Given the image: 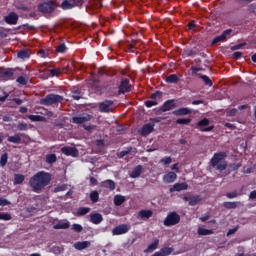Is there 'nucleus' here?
<instances>
[{
  "label": "nucleus",
  "mask_w": 256,
  "mask_h": 256,
  "mask_svg": "<svg viewBox=\"0 0 256 256\" xmlns=\"http://www.w3.org/2000/svg\"><path fill=\"white\" fill-rule=\"evenodd\" d=\"M61 152L67 157H78V150L74 147L64 146L61 148Z\"/></svg>",
  "instance_id": "dca6fc26"
},
{
  "label": "nucleus",
  "mask_w": 256,
  "mask_h": 256,
  "mask_svg": "<svg viewBox=\"0 0 256 256\" xmlns=\"http://www.w3.org/2000/svg\"><path fill=\"white\" fill-rule=\"evenodd\" d=\"M191 113H192V110L189 108H180L172 112V114L175 116H186V115H191Z\"/></svg>",
  "instance_id": "4be33fe9"
},
{
  "label": "nucleus",
  "mask_w": 256,
  "mask_h": 256,
  "mask_svg": "<svg viewBox=\"0 0 256 256\" xmlns=\"http://www.w3.org/2000/svg\"><path fill=\"white\" fill-rule=\"evenodd\" d=\"M238 196H241V194H238V192L236 190H234L233 192H228L226 194V197L228 199H236V198H238Z\"/></svg>",
  "instance_id": "49530a36"
},
{
  "label": "nucleus",
  "mask_w": 256,
  "mask_h": 256,
  "mask_svg": "<svg viewBox=\"0 0 256 256\" xmlns=\"http://www.w3.org/2000/svg\"><path fill=\"white\" fill-rule=\"evenodd\" d=\"M67 186L66 185H61V186H57L56 188H54V193H58L61 191H66Z\"/></svg>",
  "instance_id": "052dcab7"
},
{
  "label": "nucleus",
  "mask_w": 256,
  "mask_h": 256,
  "mask_svg": "<svg viewBox=\"0 0 256 256\" xmlns=\"http://www.w3.org/2000/svg\"><path fill=\"white\" fill-rule=\"evenodd\" d=\"M172 162V158L170 156L165 157L163 159L160 160V163L163 165H170Z\"/></svg>",
  "instance_id": "3c124183"
},
{
  "label": "nucleus",
  "mask_w": 256,
  "mask_h": 256,
  "mask_svg": "<svg viewBox=\"0 0 256 256\" xmlns=\"http://www.w3.org/2000/svg\"><path fill=\"white\" fill-rule=\"evenodd\" d=\"M92 119H93V116H92V115L87 114V113H83V114H81V115L72 117L71 122H72L73 124L81 125V124H83V123H87V122L91 121Z\"/></svg>",
  "instance_id": "1a4fd4ad"
},
{
  "label": "nucleus",
  "mask_w": 256,
  "mask_h": 256,
  "mask_svg": "<svg viewBox=\"0 0 256 256\" xmlns=\"http://www.w3.org/2000/svg\"><path fill=\"white\" fill-rule=\"evenodd\" d=\"M66 50H67V46H66L65 43H61V44H59V45L56 47V51H57L58 53H60V54L65 53Z\"/></svg>",
  "instance_id": "37998d69"
},
{
  "label": "nucleus",
  "mask_w": 256,
  "mask_h": 256,
  "mask_svg": "<svg viewBox=\"0 0 256 256\" xmlns=\"http://www.w3.org/2000/svg\"><path fill=\"white\" fill-rule=\"evenodd\" d=\"M90 201L95 204L99 201V193L97 190H94L89 195Z\"/></svg>",
  "instance_id": "c9c22d12"
},
{
  "label": "nucleus",
  "mask_w": 256,
  "mask_h": 256,
  "mask_svg": "<svg viewBox=\"0 0 256 256\" xmlns=\"http://www.w3.org/2000/svg\"><path fill=\"white\" fill-rule=\"evenodd\" d=\"M245 45H246V43H239L237 45L232 46L231 50L235 51V50L242 49V47H244Z\"/></svg>",
  "instance_id": "0e129e2a"
},
{
  "label": "nucleus",
  "mask_w": 256,
  "mask_h": 256,
  "mask_svg": "<svg viewBox=\"0 0 256 256\" xmlns=\"http://www.w3.org/2000/svg\"><path fill=\"white\" fill-rule=\"evenodd\" d=\"M72 99L74 100H80L81 99V92L76 90V91H72Z\"/></svg>",
  "instance_id": "864d4df0"
},
{
  "label": "nucleus",
  "mask_w": 256,
  "mask_h": 256,
  "mask_svg": "<svg viewBox=\"0 0 256 256\" xmlns=\"http://www.w3.org/2000/svg\"><path fill=\"white\" fill-rule=\"evenodd\" d=\"M12 76H13L12 69H7L6 71L3 72V77L11 78Z\"/></svg>",
  "instance_id": "e2e57ef3"
},
{
  "label": "nucleus",
  "mask_w": 256,
  "mask_h": 256,
  "mask_svg": "<svg viewBox=\"0 0 256 256\" xmlns=\"http://www.w3.org/2000/svg\"><path fill=\"white\" fill-rule=\"evenodd\" d=\"M237 204H240V202H223V207L226 209H236Z\"/></svg>",
  "instance_id": "ea45409f"
},
{
  "label": "nucleus",
  "mask_w": 256,
  "mask_h": 256,
  "mask_svg": "<svg viewBox=\"0 0 256 256\" xmlns=\"http://www.w3.org/2000/svg\"><path fill=\"white\" fill-rule=\"evenodd\" d=\"M248 12L256 14V3H252L248 6Z\"/></svg>",
  "instance_id": "bf43d9fd"
},
{
  "label": "nucleus",
  "mask_w": 256,
  "mask_h": 256,
  "mask_svg": "<svg viewBox=\"0 0 256 256\" xmlns=\"http://www.w3.org/2000/svg\"><path fill=\"white\" fill-rule=\"evenodd\" d=\"M17 57H19L22 60L29 59V57H30V50H28V49L20 50L19 52H17Z\"/></svg>",
  "instance_id": "bb28decb"
},
{
  "label": "nucleus",
  "mask_w": 256,
  "mask_h": 256,
  "mask_svg": "<svg viewBox=\"0 0 256 256\" xmlns=\"http://www.w3.org/2000/svg\"><path fill=\"white\" fill-rule=\"evenodd\" d=\"M176 108L175 100H167L163 103V105L156 111V115H161L162 113L171 111Z\"/></svg>",
  "instance_id": "6e6552de"
},
{
  "label": "nucleus",
  "mask_w": 256,
  "mask_h": 256,
  "mask_svg": "<svg viewBox=\"0 0 256 256\" xmlns=\"http://www.w3.org/2000/svg\"><path fill=\"white\" fill-rule=\"evenodd\" d=\"M71 226V223L69 222H59L58 224L53 226V229L55 230H66Z\"/></svg>",
  "instance_id": "cd10ccee"
},
{
  "label": "nucleus",
  "mask_w": 256,
  "mask_h": 256,
  "mask_svg": "<svg viewBox=\"0 0 256 256\" xmlns=\"http://www.w3.org/2000/svg\"><path fill=\"white\" fill-rule=\"evenodd\" d=\"M238 113V110L233 108L228 111V116H235Z\"/></svg>",
  "instance_id": "338daca9"
},
{
  "label": "nucleus",
  "mask_w": 256,
  "mask_h": 256,
  "mask_svg": "<svg viewBox=\"0 0 256 256\" xmlns=\"http://www.w3.org/2000/svg\"><path fill=\"white\" fill-rule=\"evenodd\" d=\"M132 85L128 78H123L118 86V95H124L125 93L131 92Z\"/></svg>",
  "instance_id": "423d86ee"
},
{
  "label": "nucleus",
  "mask_w": 256,
  "mask_h": 256,
  "mask_svg": "<svg viewBox=\"0 0 256 256\" xmlns=\"http://www.w3.org/2000/svg\"><path fill=\"white\" fill-rule=\"evenodd\" d=\"M138 216L141 218L149 219L153 216V212L151 210H142L138 212Z\"/></svg>",
  "instance_id": "c756f323"
},
{
  "label": "nucleus",
  "mask_w": 256,
  "mask_h": 256,
  "mask_svg": "<svg viewBox=\"0 0 256 256\" xmlns=\"http://www.w3.org/2000/svg\"><path fill=\"white\" fill-rule=\"evenodd\" d=\"M181 217L177 212H170L167 214L163 224L167 227L178 225Z\"/></svg>",
  "instance_id": "20e7f679"
},
{
  "label": "nucleus",
  "mask_w": 256,
  "mask_h": 256,
  "mask_svg": "<svg viewBox=\"0 0 256 256\" xmlns=\"http://www.w3.org/2000/svg\"><path fill=\"white\" fill-rule=\"evenodd\" d=\"M176 180H177V174L173 171L168 172L163 177L164 183H175Z\"/></svg>",
  "instance_id": "aec40b11"
},
{
  "label": "nucleus",
  "mask_w": 256,
  "mask_h": 256,
  "mask_svg": "<svg viewBox=\"0 0 256 256\" xmlns=\"http://www.w3.org/2000/svg\"><path fill=\"white\" fill-rule=\"evenodd\" d=\"M154 131V125H151L150 123L144 125L142 129L140 130V134L145 137L148 136L150 133Z\"/></svg>",
  "instance_id": "412c9836"
},
{
  "label": "nucleus",
  "mask_w": 256,
  "mask_h": 256,
  "mask_svg": "<svg viewBox=\"0 0 256 256\" xmlns=\"http://www.w3.org/2000/svg\"><path fill=\"white\" fill-rule=\"evenodd\" d=\"M91 246V242L89 241H82V242H76L73 244L74 249L77 251H83Z\"/></svg>",
  "instance_id": "6ab92c4d"
},
{
  "label": "nucleus",
  "mask_w": 256,
  "mask_h": 256,
  "mask_svg": "<svg viewBox=\"0 0 256 256\" xmlns=\"http://www.w3.org/2000/svg\"><path fill=\"white\" fill-rule=\"evenodd\" d=\"M50 181V173L45 171H39L37 174L30 178L29 186L31 187L33 192L39 193L50 184Z\"/></svg>",
  "instance_id": "f257e3e1"
},
{
  "label": "nucleus",
  "mask_w": 256,
  "mask_h": 256,
  "mask_svg": "<svg viewBox=\"0 0 256 256\" xmlns=\"http://www.w3.org/2000/svg\"><path fill=\"white\" fill-rule=\"evenodd\" d=\"M131 226L129 224H122L112 229V235L119 236L125 233H129Z\"/></svg>",
  "instance_id": "f8f14e48"
},
{
  "label": "nucleus",
  "mask_w": 256,
  "mask_h": 256,
  "mask_svg": "<svg viewBox=\"0 0 256 256\" xmlns=\"http://www.w3.org/2000/svg\"><path fill=\"white\" fill-rule=\"evenodd\" d=\"M198 234L200 236H207L214 234V231L212 229L198 228Z\"/></svg>",
  "instance_id": "e433bc0d"
},
{
  "label": "nucleus",
  "mask_w": 256,
  "mask_h": 256,
  "mask_svg": "<svg viewBox=\"0 0 256 256\" xmlns=\"http://www.w3.org/2000/svg\"><path fill=\"white\" fill-rule=\"evenodd\" d=\"M8 163V153H4L2 156H1V160H0V165L2 167H5Z\"/></svg>",
  "instance_id": "c03bdc74"
},
{
  "label": "nucleus",
  "mask_w": 256,
  "mask_h": 256,
  "mask_svg": "<svg viewBox=\"0 0 256 256\" xmlns=\"http://www.w3.org/2000/svg\"><path fill=\"white\" fill-rule=\"evenodd\" d=\"M39 73H43L44 79H48L51 77H59L61 73H63V69L54 68V69H41L39 68Z\"/></svg>",
  "instance_id": "0eeeda50"
},
{
  "label": "nucleus",
  "mask_w": 256,
  "mask_h": 256,
  "mask_svg": "<svg viewBox=\"0 0 256 256\" xmlns=\"http://www.w3.org/2000/svg\"><path fill=\"white\" fill-rule=\"evenodd\" d=\"M23 182H25V176H23L22 174H15L14 175V185H20Z\"/></svg>",
  "instance_id": "473e14b6"
},
{
  "label": "nucleus",
  "mask_w": 256,
  "mask_h": 256,
  "mask_svg": "<svg viewBox=\"0 0 256 256\" xmlns=\"http://www.w3.org/2000/svg\"><path fill=\"white\" fill-rule=\"evenodd\" d=\"M242 167V163H233L230 164L231 171H237L239 168Z\"/></svg>",
  "instance_id": "6e6d98bb"
},
{
  "label": "nucleus",
  "mask_w": 256,
  "mask_h": 256,
  "mask_svg": "<svg viewBox=\"0 0 256 256\" xmlns=\"http://www.w3.org/2000/svg\"><path fill=\"white\" fill-rule=\"evenodd\" d=\"M172 252V247H163L160 251H158V253L161 254L162 256H170Z\"/></svg>",
  "instance_id": "4c0bfd02"
},
{
  "label": "nucleus",
  "mask_w": 256,
  "mask_h": 256,
  "mask_svg": "<svg viewBox=\"0 0 256 256\" xmlns=\"http://www.w3.org/2000/svg\"><path fill=\"white\" fill-rule=\"evenodd\" d=\"M7 141L13 144H20L21 136L19 134H16L15 136H8Z\"/></svg>",
  "instance_id": "7c9ffc66"
},
{
  "label": "nucleus",
  "mask_w": 256,
  "mask_h": 256,
  "mask_svg": "<svg viewBox=\"0 0 256 256\" xmlns=\"http://www.w3.org/2000/svg\"><path fill=\"white\" fill-rule=\"evenodd\" d=\"M202 200H203V198L200 195H194V196L190 197L189 206L195 207Z\"/></svg>",
  "instance_id": "393cba45"
},
{
  "label": "nucleus",
  "mask_w": 256,
  "mask_h": 256,
  "mask_svg": "<svg viewBox=\"0 0 256 256\" xmlns=\"http://www.w3.org/2000/svg\"><path fill=\"white\" fill-rule=\"evenodd\" d=\"M159 239H155L152 244H149L147 249L144 251L145 253H150L158 249Z\"/></svg>",
  "instance_id": "b1692460"
},
{
  "label": "nucleus",
  "mask_w": 256,
  "mask_h": 256,
  "mask_svg": "<svg viewBox=\"0 0 256 256\" xmlns=\"http://www.w3.org/2000/svg\"><path fill=\"white\" fill-rule=\"evenodd\" d=\"M38 55H39V57H41V58H47V57H49V53H48L46 50H40V51L38 52Z\"/></svg>",
  "instance_id": "680f3d73"
},
{
  "label": "nucleus",
  "mask_w": 256,
  "mask_h": 256,
  "mask_svg": "<svg viewBox=\"0 0 256 256\" xmlns=\"http://www.w3.org/2000/svg\"><path fill=\"white\" fill-rule=\"evenodd\" d=\"M89 212H91V208L88 207H80L77 211V216L78 217H83L87 215Z\"/></svg>",
  "instance_id": "f704fd0d"
},
{
  "label": "nucleus",
  "mask_w": 256,
  "mask_h": 256,
  "mask_svg": "<svg viewBox=\"0 0 256 256\" xmlns=\"http://www.w3.org/2000/svg\"><path fill=\"white\" fill-rule=\"evenodd\" d=\"M215 167H217L218 171L223 172L227 169V163L223 162V163L215 165Z\"/></svg>",
  "instance_id": "de8ad7c7"
},
{
  "label": "nucleus",
  "mask_w": 256,
  "mask_h": 256,
  "mask_svg": "<svg viewBox=\"0 0 256 256\" xmlns=\"http://www.w3.org/2000/svg\"><path fill=\"white\" fill-rule=\"evenodd\" d=\"M63 101H64L63 96L55 93H50L45 95V98L40 99V105L45 107H50V106L62 103Z\"/></svg>",
  "instance_id": "f03ea898"
},
{
  "label": "nucleus",
  "mask_w": 256,
  "mask_h": 256,
  "mask_svg": "<svg viewBox=\"0 0 256 256\" xmlns=\"http://www.w3.org/2000/svg\"><path fill=\"white\" fill-rule=\"evenodd\" d=\"M84 4V0H63L60 7L66 11V10H71L75 7H81Z\"/></svg>",
  "instance_id": "39448f33"
},
{
  "label": "nucleus",
  "mask_w": 256,
  "mask_h": 256,
  "mask_svg": "<svg viewBox=\"0 0 256 256\" xmlns=\"http://www.w3.org/2000/svg\"><path fill=\"white\" fill-rule=\"evenodd\" d=\"M163 93L161 91H156L155 93H152L151 99H162Z\"/></svg>",
  "instance_id": "603ef678"
},
{
  "label": "nucleus",
  "mask_w": 256,
  "mask_h": 256,
  "mask_svg": "<svg viewBox=\"0 0 256 256\" xmlns=\"http://www.w3.org/2000/svg\"><path fill=\"white\" fill-rule=\"evenodd\" d=\"M57 161V155L55 153L47 154L45 156V162L47 164L53 165Z\"/></svg>",
  "instance_id": "a878e982"
},
{
  "label": "nucleus",
  "mask_w": 256,
  "mask_h": 256,
  "mask_svg": "<svg viewBox=\"0 0 256 256\" xmlns=\"http://www.w3.org/2000/svg\"><path fill=\"white\" fill-rule=\"evenodd\" d=\"M19 17L16 12H10L4 17V22L8 25H17Z\"/></svg>",
  "instance_id": "2eb2a0df"
},
{
  "label": "nucleus",
  "mask_w": 256,
  "mask_h": 256,
  "mask_svg": "<svg viewBox=\"0 0 256 256\" xmlns=\"http://www.w3.org/2000/svg\"><path fill=\"white\" fill-rule=\"evenodd\" d=\"M227 157V154L226 152H217V153H214L212 159L210 160L211 162V166L212 167H216L220 161H222L224 158Z\"/></svg>",
  "instance_id": "ddd939ff"
},
{
  "label": "nucleus",
  "mask_w": 256,
  "mask_h": 256,
  "mask_svg": "<svg viewBox=\"0 0 256 256\" xmlns=\"http://www.w3.org/2000/svg\"><path fill=\"white\" fill-rule=\"evenodd\" d=\"M72 230L76 233H81L83 231V227L80 224H73Z\"/></svg>",
  "instance_id": "09e8293b"
},
{
  "label": "nucleus",
  "mask_w": 256,
  "mask_h": 256,
  "mask_svg": "<svg viewBox=\"0 0 256 256\" xmlns=\"http://www.w3.org/2000/svg\"><path fill=\"white\" fill-rule=\"evenodd\" d=\"M17 130L27 131L28 130V125L26 123L21 122L17 125Z\"/></svg>",
  "instance_id": "8fccbe9b"
},
{
  "label": "nucleus",
  "mask_w": 256,
  "mask_h": 256,
  "mask_svg": "<svg viewBox=\"0 0 256 256\" xmlns=\"http://www.w3.org/2000/svg\"><path fill=\"white\" fill-rule=\"evenodd\" d=\"M28 118L31 122H45L46 118L40 115H29Z\"/></svg>",
  "instance_id": "72a5a7b5"
},
{
  "label": "nucleus",
  "mask_w": 256,
  "mask_h": 256,
  "mask_svg": "<svg viewBox=\"0 0 256 256\" xmlns=\"http://www.w3.org/2000/svg\"><path fill=\"white\" fill-rule=\"evenodd\" d=\"M90 222L94 225H99L103 222V216L100 213H91L90 214Z\"/></svg>",
  "instance_id": "a211bd4d"
},
{
  "label": "nucleus",
  "mask_w": 256,
  "mask_h": 256,
  "mask_svg": "<svg viewBox=\"0 0 256 256\" xmlns=\"http://www.w3.org/2000/svg\"><path fill=\"white\" fill-rule=\"evenodd\" d=\"M233 32V29H227L222 32L221 35L215 37L212 41V45H216L219 42L225 41L227 38L230 37V34Z\"/></svg>",
  "instance_id": "4468645a"
},
{
  "label": "nucleus",
  "mask_w": 256,
  "mask_h": 256,
  "mask_svg": "<svg viewBox=\"0 0 256 256\" xmlns=\"http://www.w3.org/2000/svg\"><path fill=\"white\" fill-rule=\"evenodd\" d=\"M249 199H256V190L250 192Z\"/></svg>",
  "instance_id": "774afa93"
},
{
  "label": "nucleus",
  "mask_w": 256,
  "mask_h": 256,
  "mask_svg": "<svg viewBox=\"0 0 256 256\" xmlns=\"http://www.w3.org/2000/svg\"><path fill=\"white\" fill-rule=\"evenodd\" d=\"M156 106H158V102L150 101V100H147L145 102V107L147 108L156 107Z\"/></svg>",
  "instance_id": "5fc2aeb1"
},
{
  "label": "nucleus",
  "mask_w": 256,
  "mask_h": 256,
  "mask_svg": "<svg viewBox=\"0 0 256 256\" xmlns=\"http://www.w3.org/2000/svg\"><path fill=\"white\" fill-rule=\"evenodd\" d=\"M16 81L20 83L21 85H27V80L24 76L17 77Z\"/></svg>",
  "instance_id": "13d9d810"
},
{
  "label": "nucleus",
  "mask_w": 256,
  "mask_h": 256,
  "mask_svg": "<svg viewBox=\"0 0 256 256\" xmlns=\"http://www.w3.org/2000/svg\"><path fill=\"white\" fill-rule=\"evenodd\" d=\"M12 219V216L10 213H2L0 212V220H3V221H10Z\"/></svg>",
  "instance_id": "a18cd8bd"
},
{
  "label": "nucleus",
  "mask_w": 256,
  "mask_h": 256,
  "mask_svg": "<svg viewBox=\"0 0 256 256\" xmlns=\"http://www.w3.org/2000/svg\"><path fill=\"white\" fill-rule=\"evenodd\" d=\"M189 188V185L185 182L183 183H175L171 188H170V192H180V191H187Z\"/></svg>",
  "instance_id": "f3484780"
},
{
  "label": "nucleus",
  "mask_w": 256,
  "mask_h": 256,
  "mask_svg": "<svg viewBox=\"0 0 256 256\" xmlns=\"http://www.w3.org/2000/svg\"><path fill=\"white\" fill-rule=\"evenodd\" d=\"M210 123L208 118L201 119L198 124H196V129L202 132H209L214 130V126H208ZM208 126V127H206Z\"/></svg>",
  "instance_id": "9b49d317"
},
{
  "label": "nucleus",
  "mask_w": 256,
  "mask_h": 256,
  "mask_svg": "<svg viewBox=\"0 0 256 256\" xmlns=\"http://www.w3.org/2000/svg\"><path fill=\"white\" fill-rule=\"evenodd\" d=\"M191 123V118H177L176 124L178 125H188Z\"/></svg>",
  "instance_id": "a19ab883"
},
{
  "label": "nucleus",
  "mask_w": 256,
  "mask_h": 256,
  "mask_svg": "<svg viewBox=\"0 0 256 256\" xmlns=\"http://www.w3.org/2000/svg\"><path fill=\"white\" fill-rule=\"evenodd\" d=\"M135 49H136V47H135L134 44H129L128 47H127V51H128L129 53H134V52H135Z\"/></svg>",
  "instance_id": "69168bd1"
},
{
  "label": "nucleus",
  "mask_w": 256,
  "mask_h": 256,
  "mask_svg": "<svg viewBox=\"0 0 256 256\" xmlns=\"http://www.w3.org/2000/svg\"><path fill=\"white\" fill-rule=\"evenodd\" d=\"M125 202V197L123 195H115V198H114V204L115 206L119 207L121 206L123 203Z\"/></svg>",
  "instance_id": "2f4dec72"
},
{
  "label": "nucleus",
  "mask_w": 256,
  "mask_h": 256,
  "mask_svg": "<svg viewBox=\"0 0 256 256\" xmlns=\"http://www.w3.org/2000/svg\"><path fill=\"white\" fill-rule=\"evenodd\" d=\"M198 76H199L200 79H202L205 86H209V87L213 86V81L210 79L209 76L201 75V74H198Z\"/></svg>",
  "instance_id": "c85d7f7f"
},
{
  "label": "nucleus",
  "mask_w": 256,
  "mask_h": 256,
  "mask_svg": "<svg viewBox=\"0 0 256 256\" xmlns=\"http://www.w3.org/2000/svg\"><path fill=\"white\" fill-rule=\"evenodd\" d=\"M58 4L53 0H46L38 4V11L43 14H52L55 12Z\"/></svg>",
  "instance_id": "7ed1b4c3"
},
{
  "label": "nucleus",
  "mask_w": 256,
  "mask_h": 256,
  "mask_svg": "<svg viewBox=\"0 0 256 256\" xmlns=\"http://www.w3.org/2000/svg\"><path fill=\"white\" fill-rule=\"evenodd\" d=\"M179 77L176 74H172L168 77H166L165 82L175 84L178 83Z\"/></svg>",
  "instance_id": "58836bf2"
},
{
  "label": "nucleus",
  "mask_w": 256,
  "mask_h": 256,
  "mask_svg": "<svg viewBox=\"0 0 256 256\" xmlns=\"http://www.w3.org/2000/svg\"><path fill=\"white\" fill-rule=\"evenodd\" d=\"M105 187L109 188L110 191H114L115 190V182L111 179H108L104 182Z\"/></svg>",
  "instance_id": "79ce46f5"
},
{
  "label": "nucleus",
  "mask_w": 256,
  "mask_h": 256,
  "mask_svg": "<svg viewBox=\"0 0 256 256\" xmlns=\"http://www.w3.org/2000/svg\"><path fill=\"white\" fill-rule=\"evenodd\" d=\"M114 101L105 100L104 102H100L98 105L99 112L101 113H111L113 112Z\"/></svg>",
  "instance_id": "9d476101"
},
{
  "label": "nucleus",
  "mask_w": 256,
  "mask_h": 256,
  "mask_svg": "<svg viewBox=\"0 0 256 256\" xmlns=\"http://www.w3.org/2000/svg\"><path fill=\"white\" fill-rule=\"evenodd\" d=\"M243 57V53L241 51H236L232 54V58L233 59H236V60H239Z\"/></svg>",
  "instance_id": "4d7b16f0"
},
{
  "label": "nucleus",
  "mask_w": 256,
  "mask_h": 256,
  "mask_svg": "<svg viewBox=\"0 0 256 256\" xmlns=\"http://www.w3.org/2000/svg\"><path fill=\"white\" fill-rule=\"evenodd\" d=\"M142 172V166L138 165L135 168H133L132 173H130V178L136 179L139 178Z\"/></svg>",
  "instance_id": "5701e85b"
}]
</instances>
